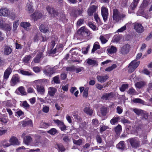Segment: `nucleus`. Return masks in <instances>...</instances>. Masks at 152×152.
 Segmentation results:
<instances>
[{
    "instance_id": "nucleus-1",
    "label": "nucleus",
    "mask_w": 152,
    "mask_h": 152,
    "mask_svg": "<svg viewBox=\"0 0 152 152\" xmlns=\"http://www.w3.org/2000/svg\"><path fill=\"white\" fill-rule=\"evenodd\" d=\"M126 15L122 12H119L117 9H114L113 15V20L116 22H118L121 20H123L126 17Z\"/></svg>"
},
{
    "instance_id": "nucleus-2",
    "label": "nucleus",
    "mask_w": 152,
    "mask_h": 152,
    "mask_svg": "<svg viewBox=\"0 0 152 152\" xmlns=\"http://www.w3.org/2000/svg\"><path fill=\"white\" fill-rule=\"evenodd\" d=\"M140 63V61L137 62L136 60L132 61L129 65V72L130 73L133 72L138 67Z\"/></svg>"
},
{
    "instance_id": "nucleus-3",
    "label": "nucleus",
    "mask_w": 152,
    "mask_h": 152,
    "mask_svg": "<svg viewBox=\"0 0 152 152\" xmlns=\"http://www.w3.org/2000/svg\"><path fill=\"white\" fill-rule=\"evenodd\" d=\"M77 33L83 37L89 36L91 34L90 32L84 26L81 27L80 29L77 31Z\"/></svg>"
},
{
    "instance_id": "nucleus-4",
    "label": "nucleus",
    "mask_w": 152,
    "mask_h": 152,
    "mask_svg": "<svg viewBox=\"0 0 152 152\" xmlns=\"http://www.w3.org/2000/svg\"><path fill=\"white\" fill-rule=\"evenodd\" d=\"M133 28L137 33L139 34L142 33L144 30V27L140 23H134L133 24Z\"/></svg>"
},
{
    "instance_id": "nucleus-5",
    "label": "nucleus",
    "mask_w": 152,
    "mask_h": 152,
    "mask_svg": "<svg viewBox=\"0 0 152 152\" xmlns=\"http://www.w3.org/2000/svg\"><path fill=\"white\" fill-rule=\"evenodd\" d=\"M130 46L128 44H125L121 48L119 53L121 54L125 55L128 54L129 51Z\"/></svg>"
},
{
    "instance_id": "nucleus-6",
    "label": "nucleus",
    "mask_w": 152,
    "mask_h": 152,
    "mask_svg": "<svg viewBox=\"0 0 152 152\" xmlns=\"http://www.w3.org/2000/svg\"><path fill=\"white\" fill-rule=\"evenodd\" d=\"M46 9L48 12L51 15V16L56 17L58 15V12L53 7L48 6L46 7Z\"/></svg>"
},
{
    "instance_id": "nucleus-7",
    "label": "nucleus",
    "mask_w": 152,
    "mask_h": 152,
    "mask_svg": "<svg viewBox=\"0 0 152 152\" xmlns=\"http://www.w3.org/2000/svg\"><path fill=\"white\" fill-rule=\"evenodd\" d=\"M129 140L133 148H136L140 145V142L138 140L135 138H131L129 139Z\"/></svg>"
},
{
    "instance_id": "nucleus-8",
    "label": "nucleus",
    "mask_w": 152,
    "mask_h": 152,
    "mask_svg": "<svg viewBox=\"0 0 152 152\" xmlns=\"http://www.w3.org/2000/svg\"><path fill=\"white\" fill-rule=\"evenodd\" d=\"M101 14L104 21H107L108 15V10L107 8L103 7L101 8Z\"/></svg>"
},
{
    "instance_id": "nucleus-9",
    "label": "nucleus",
    "mask_w": 152,
    "mask_h": 152,
    "mask_svg": "<svg viewBox=\"0 0 152 152\" xmlns=\"http://www.w3.org/2000/svg\"><path fill=\"white\" fill-rule=\"evenodd\" d=\"M20 82V77L18 74L13 75L11 80L10 83L12 86H14Z\"/></svg>"
},
{
    "instance_id": "nucleus-10",
    "label": "nucleus",
    "mask_w": 152,
    "mask_h": 152,
    "mask_svg": "<svg viewBox=\"0 0 152 152\" xmlns=\"http://www.w3.org/2000/svg\"><path fill=\"white\" fill-rule=\"evenodd\" d=\"M115 95L114 93L111 92L109 93H105L103 94L101 97L102 99L106 100H110Z\"/></svg>"
},
{
    "instance_id": "nucleus-11",
    "label": "nucleus",
    "mask_w": 152,
    "mask_h": 152,
    "mask_svg": "<svg viewBox=\"0 0 152 152\" xmlns=\"http://www.w3.org/2000/svg\"><path fill=\"white\" fill-rule=\"evenodd\" d=\"M0 27L7 31H9L11 29L10 24L4 23L3 20L1 19L0 20Z\"/></svg>"
},
{
    "instance_id": "nucleus-12",
    "label": "nucleus",
    "mask_w": 152,
    "mask_h": 152,
    "mask_svg": "<svg viewBox=\"0 0 152 152\" xmlns=\"http://www.w3.org/2000/svg\"><path fill=\"white\" fill-rule=\"evenodd\" d=\"M42 14L40 12L35 11L32 15L31 17L34 19L35 21L40 19L42 16Z\"/></svg>"
},
{
    "instance_id": "nucleus-13",
    "label": "nucleus",
    "mask_w": 152,
    "mask_h": 152,
    "mask_svg": "<svg viewBox=\"0 0 152 152\" xmlns=\"http://www.w3.org/2000/svg\"><path fill=\"white\" fill-rule=\"evenodd\" d=\"M108 78L109 77L107 75L104 76L97 75L96 77V78L98 81L102 83L106 81Z\"/></svg>"
},
{
    "instance_id": "nucleus-14",
    "label": "nucleus",
    "mask_w": 152,
    "mask_h": 152,
    "mask_svg": "<svg viewBox=\"0 0 152 152\" xmlns=\"http://www.w3.org/2000/svg\"><path fill=\"white\" fill-rule=\"evenodd\" d=\"M9 142L12 145H18L20 144L18 139L15 137H12L9 140Z\"/></svg>"
},
{
    "instance_id": "nucleus-15",
    "label": "nucleus",
    "mask_w": 152,
    "mask_h": 152,
    "mask_svg": "<svg viewBox=\"0 0 152 152\" xmlns=\"http://www.w3.org/2000/svg\"><path fill=\"white\" fill-rule=\"evenodd\" d=\"M55 72V70L51 67H49L45 69L44 70V73L47 75L51 76V75Z\"/></svg>"
},
{
    "instance_id": "nucleus-16",
    "label": "nucleus",
    "mask_w": 152,
    "mask_h": 152,
    "mask_svg": "<svg viewBox=\"0 0 152 152\" xmlns=\"http://www.w3.org/2000/svg\"><path fill=\"white\" fill-rule=\"evenodd\" d=\"M43 55V53L40 52L38 53L36 56L34 58V61L35 63H38L40 61V58Z\"/></svg>"
},
{
    "instance_id": "nucleus-17",
    "label": "nucleus",
    "mask_w": 152,
    "mask_h": 152,
    "mask_svg": "<svg viewBox=\"0 0 152 152\" xmlns=\"http://www.w3.org/2000/svg\"><path fill=\"white\" fill-rule=\"evenodd\" d=\"M9 13V10L7 8H3L0 9V15L1 16H7Z\"/></svg>"
},
{
    "instance_id": "nucleus-18",
    "label": "nucleus",
    "mask_w": 152,
    "mask_h": 152,
    "mask_svg": "<svg viewBox=\"0 0 152 152\" xmlns=\"http://www.w3.org/2000/svg\"><path fill=\"white\" fill-rule=\"evenodd\" d=\"M21 123L23 127H26L27 126H30L31 127L33 126L32 122L31 120H25L23 121Z\"/></svg>"
},
{
    "instance_id": "nucleus-19",
    "label": "nucleus",
    "mask_w": 152,
    "mask_h": 152,
    "mask_svg": "<svg viewBox=\"0 0 152 152\" xmlns=\"http://www.w3.org/2000/svg\"><path fill=\"white\" fill-rule=\"evenodd\" d=\"M97 7L95 5L91 6L88 10V14L89 16H91L96 10Z\"/></svg>"
},
{
    "instance_id": "nucleus-20",
    "label": "nucleus",
    "mask_w": 152,
    "mask_h": 152,
    "mask_svg": "<svg viewBox=\"0 0 152 152\" xmlns=\"http://www.w3.org/2000/svg\"><path fill=\"white\" fill-rule=\"evenodd\" d=\"M57 91L56 89L54 88L50 87L49 88L48 94L51 97L54 96Z\"/></svg>"
},
{
    "instance_id": "nucleus-21",
    "label": "nucleus",
    "mask_w": 152,
    "mask_h": 152,
    "mask_svg": "<svg viewBox=\"0 0 152 152\" xmlns=\"http://www.w3.org/2000/svg\"><path fill=\"white\" fill-rule=\"evenodd\" d=\"M87 63L89 65L92 66H97L98 63L97 61L95 60H92L91 58H88L87 61Z\"/></svg>"
},
{
    "instance_id": "nucleus-22",
    "label": "nucleus",
    "mask_w": 152,
    "mask_h": 152,
    "mask_svg": "<svg viewBox=\"0 0 152 152\" xmlns=\"http://www.w3.org/2000/svg\"><path fill=\"white\" fill-rule=\"evenodd\" d=\"M84 112L87 114L90 115H91L93 113V110L90 108V107L89 106L84 108Z\"/></svg>"
},
{
    "instance_id": "nucleus-23",
    "label": "nucleus",
    "mask_w": 152,
    "mask_h": 152,
    "mask_svg": "<svg viewBox=\"0 0 152 152\" xmlns=\"http://www.w3.org/2000/svg\"><path fill=\"white\" fill-rule=\"evenodd\" d=\"M21 26L24 28L27 31L30 30L29 27L31 25L29 23L27 22H22L20 24Z\"/></svg>"
},
{
    "instance_id": "nucleus-24",
    "label": "nucleus",
    "mask_w": 152,
    "mask_h": 152,
    "mask_svg": "<svg viewBox=\"0 0 152 152\" xmlns=\"http://www.w3.org/2000/svg\"><path fill=\"white\" fill-rule=\"evenodd\" d=\"M37 88L38 93L41 94H44L45 90L44 87L43 86L37 85Z\"/></svg>"
},
{
    "instance_id": "nucleus-25",
    "label": "nucleus",
    "mask_w": 152,
    "mask_h": 152,
    "mask_svg": "<svg viewBox=\"0 0 152 152\" xmlns=\"http://www.w3.org/2000/svg\"><path fill=\"white\" fill-rule=\"evenodd\" d=\"M11 48L8 46H5L4 48V53L5 55H9L12 51Z\"/></svg>"
},
{
    "instance_id": "nucleus-26",
    "label": "nucleus",
    "mask_w": 152,
    "mask_h": 152,
    "mask_svg": "<svg viewBox=\"0 0 152 152\" xmlns=\"http://www.w3.org/2000/svg\"><path fill=\"white\" fill-rule=\"evenodd\" d=\"M107 50L110 53H114L116 52L117 49L116 47L112 45L110 48L107 49Z\"/></svg>"
},
{
    "instance_id": "nucleus-27",
    "label": "nucleus",
    "mask_w": 152,
    "mask_h": 152,
    "mask_svg": "<svg viewBox=\"0 0 152 152\" xmlns=\"http://www.w3.org/2000/svg\"><path fill=\"white\" fill-rule=\"evenodd\" d=\"M133 111L138 115H141L143 114L144 110L137 108L133 109Z\"/></svg>"
},
{
    "instance_id": "nucleus-28",
    "label": "nucleus",
    "mask_w": 152,
    "mask_h": 152,
    "mask_svg": "<svg viewBox=\"0 0 152 152\" xmlns=\"http://www.w3.org/2000/svg\"><path fill=\"white\" fill-rule=\"evenodd\" d=\"M24 142L26 144H28L32 141L31 137L29 136H27L23 137Z\"/></svg>"
},
{
    "instance_id": "nucleus-29",
    "label": "nucleus",
    "mask_w": 152,
    "mask_h": 152,
    "mask_svg": "<svg viewBox=\"0 0 152 152\" xmlns=\"http://www.w3.org/2000/svg\"><path fill=\"white\" fill-rule=\"evenodd\" d=\"M26 10L30 13H32L34 11V10L32 7L31 3H27L26 6Z\"/></svg>"
},
{
    "instance_id": "nucleus-30",
    "label": "nucleus",
    "mask_w": 152,
    "mask_h": 152,
    "mask_svg": "<svg viewBox=\"0 0 152 152\" xmlns=\"http://www.w3.org/2000/svg\"><path fill=\"white\" fill-rule=\"evenodd\" d=\"M133 102L134 103H139L143 105H146L145 102L140 98H136L133 100Z\"/></svg>"
},
{
    "instance_id": "nucleus-31",
    "label": "nucleus",
    "mask_w": 152,
    "mask_h": 152,
    "mask_svg": "<svg viewBox=\"0 0 152 152\" xmlns=\"http://www.w3.org/2000/svg\"><path fill=\"white\" fill-rule=\"evenodd\" d=\"M100 48V46L99 45L98 42H96L94 44L93 48L92 50V52H94L96 50Z\"/></svg>"
},
{
    "instance_id": "nucleus-32",
    "label": "nucleus",
    "mask_w": 152,
    "mask_h": 152,
    "mask_svg": "<svg viewBox=\"0 0 152 152\" xmlns=\"http://www.w3.org/2000/svg\"><path fill=\"white\" fill-rule=\"evenodd\" d=\"M116 147L119 149L124 150L125 147L124 142L123 141H121L117 145Z\"/></svg>"
},
{
    "instance_id": "nucleus-33",
    "label": "nucleus",
    "mask_w": 152,
    "mask_h": 152,
    "mask_svg": "<svg viewBox=\"0 0 152 152\" xmlns=\"http://www.w3.org/2000/svg\"><path fill=\"white\" fill-rule=\"evenodd\" d=\"M48 27H45L44 25H41L39 27V29L40 31L44 33H46L48 31Z\"/></svg>"
},
{
    "instance_id": "nucleus-34",
    "label": "nucleus",
    "mask_w": 152,
    "mask_h": 152,
    "mask_svg": "<svg viewBox=\"0 0 152 152\" xmlns=\"http://www.w3.org/2000/svg\"><path fill=\"white\" fill-rule=\"evenodd\" d=\"M73 142L74 144L80 146L82 144L83 140L82 139H79L78 140H77L75 139H73Z\"/></svg>"
},
{
    "instance_id": "nucleus-35",
    "label": "nucleus",
    "mask_w": 152,
    "mask_h": 152,
    "mask_svg": "<svg viewBox=\"0 0 152 152\" xmlns=\"http://www.w3.org/2000/svg\"><path fill=\"white\" fill-rule=\"evenodd\" d=\"M119 120V117H114L110 121V123L112 124H114L117 123Z\"/></svg>"
},
{
    "instance_id": "nucleus-36",
    "label": "nucleus",
    "mask_w": 152,
    "mask_h": 152,
    "mask_svg": "<svg viewBox=\"0 0 152 152\" xmlns=\"http://www.w3.org/2000/svg\"><path fill=\"white\" fill-rule=\"evenodd\" d=\"M122 128L121 126L118 124L116 127L115 128V131L117 134H120V132L121 131Z\"/></svg>"
},
{
    "instance_id": "nucleus-37",
    "label": "nucleus",
    "mask_w": 152,
    "mask_h": 152,
    "mask_svg": "<svg viewBox=\"0 0 152 152\" xmlns=\"http://www.w3.org/2000/svg\"><path fill=\"white\" fill-rule=\"evenodd\" d=\"M101 111L103 116H105L106 115L107 113V109L106 107H102L101 109Z\"/></svg>"
},
{
    "instance_id": "nucleus-38",
    "label": "nucleus",
    "mask_w": 152,
    "mask_h": 152,
    "mask_svg": "<svg viewBox=\"0 0 152 152\" xmlns=\"http://www.w3.org/2000/svg\"><path fill=\"white\" fill-rule=\"evenodd\" d=\"M19 70L20 72L23 75L28 76L32 75V73L28 71H25L23 70Z\"/></svg>"
},
{
    "instance_id": "nucleus-39",
    "label": "nucleus",
    "mask_w": 152,
    "mask_h": 152,
    "mask_svg": "<svg viewBox=\"0 0 152 152\" xmlns=\"http://www.w3.org/2000/svg\"><path fill=\"white\" fill-rule=\"evenodd\" d=\"M117 66L116 64H114L111 66H109L108 67L106 68L105 69V71H107L108 72H110L113 69H115Z\"/></svg>"
},
{
    "instance_id": "nucleus-40",
    "label": "nucleus",
    "mask_w": 152,
    "mask_h": 152,
    "mask_svg": "<svg viewBox=\"0 0 152 152\" xmlns=\"http://www.w3.org/2000/svg\"><path fill=\"white\" fill-rule=\"evenodd\" d=\"M83 12L82 9H80L79 8H77L75 11V14L77 15H78L81 14Z\"/></svg>"
},
{
    "instance_id": "nucleus-41",
    "label": "nucleus",
    "mask_w": 152,
    "mask_h": 152,
    "mask_svg": "<svg viewBox=\"0 0 152 152\" xmlns=\"http://www.w3.org/2000/svg\"><path fill=\"white\" fill-rule=\"evenodd\" d=\"M99 39L100 40L102 43V44H104L106 43L107 41V40L106 39L105 37L103 36L102 35H101L99 37Z\"/></svg>"
},
{
    "instance_id": "nucleus-42",
    "label": "nucleus",
    "mask_w": 152,
    "mask_h": 152,
    "mask_svg": "<svg viewBox=\"0 0 152 152\" xmlns=\"http://www.w3.org/2000/svg\"><path fill=\"white\" fill-rule=\"evenodd\" d=\"M75 66L74 65L67 67L66 70L67 71L74 72L75 71Z\"/></svg>"
},
{
    "instance_id": "nucleus-43",
    "label": "nucleus",
    "mask_w": 152,
    "mask_h": 152,
    "mask_svg": "<svg viewBox=\"0 0 152 152\" xmlns=\"http://www.w3.org/2000/svg\"><path fill=\"white\" fill-rule=\"evenodd\" d=\"M31 57V56L30 55H26L24 58L23 61L25 63H28Z\"/></svg>"
},
{
    "instance_id": "nucleus-44",
    "label": "nucleus",
    "mask_w": 152,
    "mask_h": 152,
    "mask_svg": "<svg viewBox=\"0 0 152 152\" xmlns=\"http://www.w3.org/2000/svg\"><path fill=\"white\" fill-rule=\"evenodd\" d=\"M53 80L54 82L56 84H59L60 83L59 78L58 76H56L53 78Z\"/></svg>"
},
{
    "instance_id": "nucleus-45",
    "label": "nucleus",
    "mask_w": 152,
    "mask_h": 152,
    "mask_svg": "<svg viewBox=\"0 0 152 152\" xmlns=\"http://www.w3.org/2000/svg\"><path fill=\"white\" fill-rule=\"evenodd\" d=\"M128 85L127 84H124L122 85L121 87L120 88V90L121 91L123 92L124 91L126 88H128Z\"/></svg>"
},
{
    "instance_id": "nucleus-46",
    "label": "nucleus",
    "mask_w": 152,
    "mask_h": 152,
    "mask_svg": "<svg viewBox=\"0 0 152 152\" xmlns=\"http://www.w3.org/2000/svg\"><path fill=\"white\" fill-rule=\"evenodd\" d=\"M57 132V130L55 128H52L48 131V132L51 134H55Z\"/></svg>"
},
{
    "instance_id": "nucleus-47",
    "label": "nucleus",
    "mask_w": 152,
    "mask_h": 152,
    "mask_svg": "<svg viewBox=\"0 0 152 152\" xmlns=\"http://www.w3.org/2000/svg\"><path fill=\"white\" fill-rule=\"evenodd\" d=\"M57 146L60 151H61V152H64L65 151V149L62 144H58L57 145Z\"/></svg>"
},
{
    "instance_id": "nucleus-48",
    "label": "nucleus",
    "mask_w": 152,
    "mask_h": 152,
    "mask_svg": "<svg viewBox=\"0 0 152 152\" xmlns=\"http://www.w3.org/2000/svg\"><path fill=\"white\" fill-rule=\"evenodd\" d=\"M144 84L142 82H139L136 83L135 85L137 88H140L143 86Z\"/></svg>"
},
{
    "instance_id": "nucleus-49",
    "label": "nucleus",
    "mask_w": 152,
    "mask_h": 152,
    "mask_svg": "<svg viewBox=\"0 0 152 152\" xmlns=\"http://www.w3.org/2000/svg\"><path fill=\"white\" fill-rule=\"evenodd\" d=\"M148 4V2L146 0H144L143 2L141 5V7L145 8L146 7Z\"/></svg>"
},
{
    "instance_id": "nucleus-50",
    "label": "nucleus",
    "mask_w": 152,
    "mask_h": 152,
    "mask_svg": "<svg viewBox=\"0 0 152 152\" xmlns=\"http://www.w3.org/2000/svg\"><path fill=\"white\" fill-rule=\"evenodd\" d=\"M136 92L135 90L133 88H130L128 91L129 94L132 95L134 94Z\"/></svg>"
},
{
    "instance_id": "nucleus-51",
    "label": "nucleus",
    "mask_w": 152,
    "mask_h": 152,
    "mask_svg": "<svg viewBox=\"0 0 152 152\" xmlns=\"http://www.w3.org/2000/svg\"><path fill=\"white\" fill-rule=\"evenodd\" d=\"M83 19H80L78 20L77 22V26H80L84 23Z\"/></svg>"
},
{
    "instance_id": "nucleus-52",
    "label": "nucleus",
    "mask_w": 152,
    "mask_h": 152,
    "mask_svg": "<svg viewBox=\"0 0 152 152\" xmlns=\"http://www.w3.org/2000/svg\"><path fill=\"white\" fill-rule=\"evenodd\" d=\"M24 88L23 87H20L18 88V90L20 91V92L22 94L24 95H26V93L24 91Z\"/></svg>"
},
{
    "instance_id": "nucleus-53",
    "label": "nucleus",
    "mask_w": 152,
    "mask_h": 152,
    "mask_svg": "<svg viewBox=\"0 0 152 152\" xmlns=\"http://www.w3.org/2000/svg\"><path fill=\"white\" fill-rule=\"evenodd\" d=\"M0 121L3 124H5L8 121V119L4 118H0Z\"/></svg>"
},
{
    "instance_id": "nucleus-54",
    "label": "nucleus",
    "mask_w": 152,
    "mask_h": 152,
    "mask_svg": "<svg viewBox=\"0 0 152 152\" xmlns=\"http://www.w3.org/2000/svg\"><path fill=\"white\" fill-rule=\"evenodd\" d=\"M92 123L95 126H97L98 125L99 122L97 119L96 118L92 120Z\"/></svg>"
},
{
    "instance_id": "nucleus-55",
    "label": "nucleus",
    "mask_w": 152,
    "mask_h": 152,
    "mask_svg": "<svg viewBox=\"0 0 152 152\" xmlns=\"http://www.w3.org/2000/svg\"><path fill=\"white\" fill-rule=\"evenodd\" d=\"M89 26L94 30H96V27L91 22H89L88 23Z\"/></svg>"
},
{
    "instance_id": "nucleus-56",
    "label": "nucleus",
    "mask_w": 152,
    "mask_h": 152,
    "mask_svg": "<svg viewBox=\"0 0 152 152\" xmlns=\"http://www.w3.org/2000/svg\"><path fill=\"white\" fill-rule=\"evenodd\" d=\"M137 4L136 3H134L133 2L132 3L129 7V8L132 10H133L137 6Z\"/></svg>"
},
{
    "instance_id": "nucleus-57",
    "label": "nucleus",
    "mask_w": 152,
    "mask_h": 152,
    "mask_svg": "<svg viewBox=\"0 0 152 152\" xmlns=\"http://www.w3.org/2000/svg\"><path fill=\"white\" fill-rule=\"evenodd\" d=\"M73 116L75 119H77L78 121H80L81 120V118L77 114H73Z\"/></svg>"
},
{
    "instance_id": "nucleus-58",
    "label": "nucleus",
    "mask_w": 152,
    "mask_h": 152,
    "mask_svg": "<svg viewBox=\"0 0 152 152\" xmlns=\"http://www.w3.org/2000/svg\"><path fill=\"white\" fill-rule=\"evenodd\" d=\"M84 68L83 67H80L77 68L76 66L75 67V71L76 73H78L81 72L83 69Z\"/></svg>"
},
{
    "instance_id": "nucleus-59",
    "label": "nucleus",
    "mask_w": 152,
    "mask_h": 152,
    "mask_svg": "<svg viewBox=\"0 0 152 152\" xmlns=\"http://www.w3.org/2000/svg\"><path fill=\"white\" fill-rule=\"evenodd\" d=\"M126 26H124L121 27L117 31L118 32H122L123 31H125L126 30Z\"/></svg>"
},
{
    "instance_id": "nucleus-60",
    "label": "nucleus",
    "mask_w": 152,
    "mask_h": 152,
    "mask_svg": "<svg viewBox=\"0 0 152 152\" xmlns=\"http://www.w3.org/2000/svg\"><path fill=\"white\" fill-rule=\"evenodd\" d=\"M147 91L149 92L152 91V83H150L148 84V88H147Z\"/></svg>"
},
{
    "instance_id": "nucleus-61",
    "label": "nucleus",
    "mask_w": 152,
    "mask_h": 152,
    "mask_svg": "<svg viewBox=\"0 0 152 152\" xmlns=\"http://www.w3.org/2000/svg\"><path fill=\"white\" fill-rule=\"evenodd\" d=\"M117 111L119 114H121L122 112V109L120 106H118L116 108Z\"/></svg>"
},
{
    "instance_id": "nucleus-62",
    "label": "nucleus",
    "mask_w": 152,
    "mask_h": 152,
    "mask_svg": "<svg viewBox=\"0 0 152 152\" xmlns=\"http://www.w3.org/2000/svg\"><path fill=\"white\" fill-rule=\"evenodd\" d=\"M94 16L96 22L99 23L100 22V19L98 17V15L97 14H94Z\"/></svg>"
},
{
    "instance_id": "nucleus-63",
    "label": "nucleus",
    "mask_w": 152,
    "mask_h": 152,
    "mask_svg": "<svg viewBox=\"0 0 152 152\" xmlns=\"http://www.w3.org/2000/svg\"><path fill=\"white\" fill-rule=\"evenodd\" d=\"M49 110V108L48 107L45 106L42 109V111L44 112L47 113Z\"/></svg>"
},
{
    "instance_id": "nucleus-64",
    "label": "nucleus",
    "mask_w": 152,
    "mask_h": 152,
    "mask_svg": "<svg viewBox=\"0 0 152 152\" xmlns=\"http://www.w3.org/2000/svg\"><path fill=\"white\" fill-rule=\"evenodd\" d=\"M18 25V21H15L14 22L13 26V29L14 30H15L16 29Z\"/></svg>"
}]
</instances>
